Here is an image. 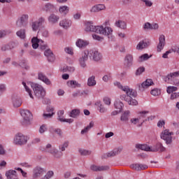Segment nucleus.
Returning <instances> with one entry per match:
<instances>
[{
    "mask_svg": "<svg viewBox=\"0 0 179 179\" xmlns=\"http://www.w3.org/2000/svg\"><path fill=\"white\" fill-rule=\"evenodd\" d=\"M114 85L120 89V90H122V92H126L127 95L122 94L120 96L121 100H124L129 106L138 105V101L133 99V97H136L137 96L136 91L129 88L128 86H123L120 82H115Z\"/></svg>",
    "mask_w": 179,
    "mask_h": 179,
    "instance_id": "f257e3e1",
    "label": "nucleus"
},
{
    "mask_svg": "<svg viewBox=\"0 0 179 179\" xmlns=\"http://www.w3.org/2000/svg\"><path fill=\"white\" fill-rule=\"evenodd\" d=\"M22 85L31 99H34V97L33 96V92L30 90V87L33 89L34 95L38 99H43V97L45 96V90H44L43 86L38 84H30L29 83H26L25 82H22Z\"/></svg>",
    "mask_w": 179,
    "mask_h": 179,
    "instance_id": "f03ea898",
    "label": "nucleus"
},
{
    "mask_svg": "<svg viewBox=\"0 0 179 179\" xmlns=\"http://www.w3.org/2000/svg\"><path fill=\"white\" fill-rule=\"evenodd\" d=\"M41 150L43 152H46L47 153H50L52 156H53L54 159H58L62 157L64 153L62 151L58 150V149L55 148H52L51 144H48L45 147L41 148Z\"/></svg>",
    "mask_w": 179,
    "mask_h": 179,
    "instance_id": "7ed1b4c3",
    "label": "nucleus"
},
{
    "mask_svg": "<svg viewBox=\"0 0 179 179\" xmlns=\"http://www.w3.org/2000/svg\"><path fill=\"white\" fill-rule=\"evenodd\" d=\"M20 113V115L23 118L22 124L24 125V127H29V125H31V120H33V115L31 114V112L27 109H21Z\"/></svg>",
    "mask_w": 179,
    "mask_h": 179,
    "instance_id": "20e7f679",
    "label": "nucleus"
},
{
    "mask_svg": "<svg viewBox=\"0 0 179 179\" xmlns=\"http://www.w3.org/2000/svg\"><path fill=\"white\" fill-rule=\"evenodd\" d=\"M29 141V137L22 133H17L15 135L13 141L14 145H17L18 146H23L27 143Z\"/></svg>",
    "mask_w": 179,
    "mask_h": 179,
    "instance_id": "39448f33",
    "label": "nucleus"
},
{
    "mask_svg": "<svg viewBox=\"0 0 179 179\" xmlns=\"http://www.w3.org/2000/svg\"><path fill=\"white\" fill-rule=\"evenodd\" d=\"M174 133L169 129H164L160 134L161 139L165 141L166 145H171Z\"/></svg>",
    "mask_w": 179,
    "mask_h": 179,
    "instance_id": "423d86ee",
    "label": "nucleus"
},
{
    "mask_svg": "<svg viewBox=\"0 0 179 179\" xmlns=\"http://www.w3.org/2000/svg\"><path fill=\"white\" fill-rule=\"evenodd\" d=\"M29 24V15L23 14L17 21V27H26Z\"/></svg>",
    "mask_w": 179,
    "mask_h": 179,
    "instance_id": "0eeeda50",
    "label": "nucleus"
},
{
    "mask_svg": "<svg viewBox=\"0 0 179 179\" xmlns=\"http://www.w3.org/2000/svg\"><path fill=\"white\" fill-rule=\"evenodd\" d=\"M87 55L88 57H90V58L92 59L93 61H100V59H101V54H100V52H99V51L96 50H87Z\"/></svg>",
    "mask_w": 179,
    "mask_h": 179,
    "instance_id": "6e6552de",
    "label": "nucleus"
},
{
    "mask_svg": "<svg viewBox=\"0 0 179 179\" xmlns=\"http://www.w3.org/2000/svg\"><path fill=\"white\" fill-rule=\"evenodd\" d=\"M178 76L179 71L168 74L167 76L164 77V80L166 83H170L171 85V83L174 82L176 78H178Z\"/></svg>",
    "mask_w": 179,
    "mask_h": 179,
    "instance_id": "1a4fd4ad",
    "label": "nucleus"
},
{
    "mask_svg": "<svg viewBox=\"0 0 179 179\" xmlns=\"http://www.w3.org/2000/svg\"><path fill=\"white\" fill-rule=\"evenodd\" d=\"M98 34H103V36H110L113 34V29L111 27H106L104 28L103 26L97 27Z\"/></svg>",
    "mask_w": 179,
    "mask_h": 179,
    "instance_id": "9d476101",
    "label": "nucleus"
},
{
    "mask_svg": "<svg viewBox=\"0 0 179 179\" xmlns=\"http://www.w3.org/2000/svg\"><path fill=\"white\" fill-rule=\"evenodd\" d=\"M97 27H100V26H94L92 22H87L85 23V31H93L99 34V29H97Z\"/></svg>",
    "mask_w": 179,
    "mask_h": 179,
    "instance_id": "9b49d317",
    "label": "nucleus"
},
{
    "mask_svg": "<svg viewBox=\"0 0 179 179\" xmlns=\"http://www.w3.org/2000/svg\"><path fill=\"white\" fill-rule=\"evenodd\" d=\"M164 45H166V36H164V35H161L159 37V43L157 46V52H161L162 50L164 48Z\"/></svg>",
    "mask_w": 179,
    "mask_h": 179,
    "instance_id": "f8f14e48",
    "label": "nucleus"
},
{
    "mask_svg": "<svg viewBox=\"0 0 179 179\" xmlns=\"http://www.w3.org/2000/svg\"><path fill=\"white\" fill-rule=\"evenodd\" d=\"M87 54H89L87 50H85L83 56L78 60L80 66H81V68L86 67V61H87L88 57H89V55Z\"/></svg>",
    "mask_w": 179,
    "mask_h": 179,
    "instance_id": "ddd939ff",
    "label": "nucleus"
},
{
    "mask_svg": "<svg viewBox=\"0 0 179 179\" xmlns=\"http://www.w3.org/2000/svg\"><path fill=\"white\" fill-rule=\"evenodd\" d=\"M101 10H106V5L96 4L90 9L91 13H97L98 12H101Z\"/></svg>",
    "mask_w": 179,
    "mask_h": 179,
    "instance_id": "4468645a",
    "label": "nucleus"
},
{
    "mask_svg": "<svg viewBox=\"0 0 179 179\" xmlns=\"http://www.w3.org/2000/svg\"><path fill=\"white\" fill-rule=\"evenodd\" d=\"M45 173L43 169L36 166L34 169L33 178H38Z\"/></svg>",
    "mask_w": 179,
    "mask_h": 179,
    "instance_id": "2eb2a0df",
    "label": "nucleus"
},
{
    "mask_svg": "<svg viewBox=\"0 0 179 179\" xmlns=\"http://www.w3.org/2000/svg\"><path fill=\"white\" fill-rule=\"evenodd\" d=\"M59 26L66 30L72 26V21L69 19H63L59 22Z\"/></svg>",
    "mask_w": 179,
    "mask_h": 179,
    "instance_id": "dca6fc26",
    "label": "nucleus"
},
{
    "mask_svg": "<svg viewBox=\"0 0 179 179\" xmlns=\"http://www.w3.org/2000/svg\"><path fill=\"white\" fill-rule=\"evenodd\" d=\"M134 64V55L131 54H127L124 57V65L129 68L132 66Z\"/></svg>",
    "mask_w": 179,
    "mask_h": 179,
    "instance_id": "f3484780",
    "label": "nucleus"
},
{
    "mask_svg": "<svg viewBox=\"0 0 179 179\" xmlns=\"http://www.w3.org/2000/svg\"><path fill=\"white\" fill-rule=\"evenodd\" d=\"M149 45H150V42H149V41L148 40H143V41H141L138 43L136 48L139 51V50H144V48H148Z\"/></svg>",
    "mask_w": 179,
    "mask_h": 179,
    "instance_id": "a211bd4d",
    "label": "nucleus"
},
{
    "mask_svg": "<svg viewBox=\"0 0 179 179\" xmlns=\"http://www.w3.org/2000/svg\"><path fill=\"white\" fill-rule=\"evenodd\" d=\"M64 110H59L57 113L59 121H61V122H68L69 124H72V122H73V119H65L64 117Z\"/></svg>",
    "mask_w": 179,
    "mask_h": 179,
    "instance_id": "6ab92c4d",
    "label": "nucleus"
},
{
    "mask_svg": "<svg viewBox=\"0 0 179 179\" xmlns=\"http://www.w3.org/2000/svg\"><path fill=\"white\" fill-rule=\"evenodd\" d=\"M44 55L47 57L48 61H49V62H54V61H55V56L54 55V53H52V51H51V50H46L44 52Z\"/></svg>",
    "mask_w": 179,
    "mask_h": 179,
    "instance_id": "aec40b11",
    "label": "nucleus"
},
{
    "mask_svg": "<svg viewBox=\"0 0 179 179\" xmlns=\"http://www.w3.org/2000/svg\"><path fill=\"white\" fill-rule=\"evenodd\" d=\"M31 43H32V48L34 50H36V48H38L40 44H43L44 41L41 39H38L37 37H34L31 39Z\"/></svg>",
    "mask_w": 179,
    "mask_h": 179,
    "instance_id": "412c9836",
    "label": "nucleus"
},
{
    "mask_svg": "<svg viewBox=\"0 0 179 179\" xmlns=\"http://www.w3.org/2000/svg\"><path fill=\"white\" fill-rule=\"evenodd\" d=\"M17 47V43L15 42H10L7 45H4L1 47L2 51H8V50H13V48H16Z\"/></svg>",
    "mask_w": 179,
    "mask_h": 179,
    "instance_id": "4be33fe9",
    "label": "nucleus"
},
{
    "mask_svg": "<svg viewBox=\"0 0 179 179\" xmlns=\"http://www.w3.org/2000/svg\"><path fill=\"white\" fill-rule=\"evenodd\" d=\"M38 78L39 80H41L43 82V83H45V85H48V86L51 85V80H50V79H48V78H47V76H45V75H44L43 73H38Z\"/></svg>",
    "mask_w": 179,
    "mask_h": 179,
    "instance_id": "5701e85b",
    "label": "nucleus"
},
{
    "mask_svg": "<svg viewBox=\"0 0 179 179\" xmlns=\"http://www.w3.org/2000/svg\"><path fill=\"white\" fill-rule=\"evenodd\" d=\"M152 85H153V80H152V79H147L141 85H139V89L140 90H143L144 89H148V87H149V86H152Z\"/></svg>",
    "mask_w": 179,
    "mask_h": 179,
    "instance_id": "b1692460",
    "label": "nucleus"
},
{
    "mask_svg": "<svg viewBox=\"0 0 179 179\" xmlns=\"http://www.w3.org/2000/svg\"><path fill=\"white\" fill-rule=\"evenodd\" d=\"M136 149H140L141 150H145V152H152L155 150L146 144H136Z\"/></svg>",
    "mask_w": 179,
    "mask_h": 179,
    "instance_id": "393cba45",
    "label": "nucleus"
},
{
    "mask_svg": "<svg viewBox=\"0 0 179 179\" xmlns=\"http://www.w3.org/2000/svg\"><path fill=\"white\" fill-rule=\"evenodd\" d=\"M76 45H77L78 48H85V47L89 45V42L83 39H78L76 42Z\"/></svg>",
    "mask_w": 179,
    "mask_h": 179,
    "instance_id": "a878e982",
    "label": "nucleus"
},
{
    "mask_svg": "<svg viewBox=\"0 0 179 179\" xmlns=\"http://www.w3.org/2000/svg\"><path fill=\"white\" fill-rule=\"evenodd\" d=\"M48 20L49 23H52V24H55V23H58L59 20V16L52 13L50 14V16L48 17Z\"/></svg>",
    "mask_w": 179,
    "mask_h": 179,
    "instance_id": "bb28decb",
    "label": "nucleus"
},
{
    "mask_svg": "<svg viewBox=\"0 0 179 179\" xmlns=\"http://www.w3.org/2000/svg\"><path fill=\"white\" fill-rule=\"evenodd\" d=\"M109 167L108 166H99L96 165H92L91 166V170H93V171H106V170H108Z\"/></svg>",
    "mask_w": 179,
    "mask_h": 179,
    "instance_id": "cd10ccee",
    "label": "nucleus"
},
{
    "mask_svg": "<svg viewBox=\"0 0 179 179\" xmlns=\"http://www.w3.org/2000/svg\"><path fill=\"white\" fill-rule=\"evenodd\" d=\"M69 7L68 6H61L59 8V12L61 13V15H63L64 16H66L68 13H69Z\"/></svg>",
    "mask_w": 179,
    "mask_h": 179,
    "instance_id": "c85d7f7f",
    "label": "nucleus"
},
{
    "mask_svg": "<svg viewBox=\"0 0 179 179\" xmlns=\"http://www.w3.org/2000/svg\"><path fill=\"white\" fill-rule=\"evenodd\" d=\"M55 9V6H54L52 3H48L43 8L42 10L45 12H52Z\"/></svg>",
    "mask_w": 179,
    "mask_h": 179,
    "instance_id": "c756f323",
    "label": "nucleus"
},
{
    "mask_svg": "<svg viewBox=\"0 0 179 179\" xmlns=\"http://www.w3.org/2000/svg\"><path fill=\"white\" fill-rule=\"evenodd\" d=\"M119 153H121V149L120 148H115L113 151H110L108 152L106 155L107 157H114V156H117V155H119Z\"/></svg>",
    "mask_w": 179,
    "mask_h": 179,
    "instance_id": "7c9ffc66",
    "label": "nucleus"
},
{
    "mask_svg": "<svg viewBox=\"0 0 179 179\" xmlns=\"http://www.w3.org/2000/svg\"><path fill=\"white\" fill-rule=\"evenodd\" d=\"M129 120V110L124 111L121 117H120V121L122 122H127Z\"/></svg>",
    "mask_w": 179,
    "mask_h": 179,
    "instance_id": "2f4dec72",
    "label": "nucleus"
},
{
    "mask_svg": "<svg viewBox=\"0 0 179 179\" xmlns=\"http://www.w3.org/2000/svg\"><path fill=\"white\" fill-rule=\"evenodd\" d=\"M47 111L49 113H44L43 117L44 118H51L55 113H54V108L52 107H48L47 108Z\"/></svg>",
    "mask_w": 179,
    "mask_h": 179,
    "instance_id": "473e14b6",
    "label": "nucleus"
},
{
    "mask_svg": "<svg viewBox=\"0 0 179 179\" xmlns=\"http://www.w3.org/2000/svg\"><path fill=\"white\" fill-rule=\"evenodd\" d=\"M13 65H14V66H20L22 68H24V69H29V66H27L26 59H22L20 64H17L16 62H13Z\"/></svg>",
    "mask_w": 179,
    "mask_h": 179,
    "instance_id": "72a5a7b5",
    "label": "nucleus"
},
{
    "mask_svg": "<svg viewBox=\"0 0 179 179\" xmlns=\"http://www.w3.org/2000/svg\"><path fill=\"white\" fill-rule=\"evenodd\" d=\"M148 114H149V111H142L139 113L138 119L140 121L141 120L142 122H145V121H148L146 117H148Z\"/></svg>",
    "mask_w": 179,
    "mask_h": 179,
    "instance_id": "f704fd0d",
    "label": "nucleus"
},
{
    "mask_svg": "<svg viewBox=\"0 0 179 179\" xmlns=\"http://www.w3.org/2000/svg\"><path fill=\"white\" fill-rule=\"evenodd\" d=\"M13 107H15V108H17L19 107H20V106H22V99L20 98H13Z\"/></svg>",
    "mask_w": 179,
    "mask_h": 179,
    "instance_id": "c9c22d12",
    "label": "nucleus"
},
{
    "mask_svg": "<svg viewBox=\"0 0 179 179\" xmlns=\"http://www.w3.org/2000/svg\"><path fill=\"white\" fill-rule=\"evenodd\" d=\"M67 86H69V87L75 89V87H80V84L76 82V80H69L67 82Z\"/></svg>",
    "mask_w": 179,
    "mask_h": 179,
    "instance_id": "e433bc0d",
    "label": "nucleus"
},
{
    "mask_svg": "<svg viewBox=\"0 0 179 179\" xmlns=\"http://www.w3.org/2000/svg\"><path fill=\"white\" fill-rule=\"evenodd\" d=\"M49 131L51 134H57L59 136H62V130L61 129H55L54 127H50Z\"/></svg>",
    "mask_w": 179,
    "mask_h": 179,
    "instance_id": "4c0bfd02",
    "label": "nucleus"
},
{
    "mask_svg": "<svg viewBox=\"0 0 179 179\" xmlns=\"http://www.w3.org/2000/svg\"><path fill=\"white\" fill-rule=\"evenodd\" d=\"M96 77L94 76L90 77L87 80V86L93 87V86H96Z\"/></svg>",
    "mask_w": 179,
    "mask_h": 179,
    "instance_id": "58836bf2",
    "label": "nucleus"
},
{
    "mask_svg": "<svg viewBox=\"0 0 179 179\" xmlns=\"http://www.w3.org/2000/svg\"><path fill=\"white\" fill-rule=\"evenodd\" d=\"M80 114V110L79 109H73L69 114V116L71 118H78V115Z\"/></svg>",
    "mask_w": 179,
    "mask_h": 179,
    "instance_id": "ea45409f",
    "label": "nucleus"
},
{
    "mask_svg": "<svg viewBox=\"0 0 179 179\" xmlns=\"http://www.w3.org/2000/svg\"><path fill=\"white\" fill-rule=\"evenodd\" d=\"M116 27H119L120 29H127V22L122 20H118L115 22Z\"/></svg>",
    "mask_w": 179,
    "mask_h": 179,
    "instance_id": "a19ab883",
    "label": "nucleus"
},
{
    "mask_svg": "<svg viewBox=\"0 0 179 179\" xmlns=\"http://www.w3.org/2000/svg\"><path fill=\"white\" fill-rule=\"evenodd\" d=\"M152 152H164L166 150V148L163 147V144L159 143L156 145V148H152Z\"/></svg>",
    "mask_w": 179,
    "mask_h": 179,
    "instance_id": "79ce46f5",
    "label": "nucleus"
},
{
    "mask_svg": "<svg viewBox=\"0 0 179 179\" xmlns=\"http://www.w3.org/2000/svg\"><path fill=\"white\" fill-rule=\"evenodd\" d=\"M93 127H94V123L91 122L88 126L81 131V134L84 135V134H87V132H89L91 128H93Z\"/></svg>",
    "mask_w": 179,
    "mask_h": 179,
    "instance_id": "37998d69",
    "label": "nucleus"
},
{
    "mask_svg": "<svg viewBox=\"0 0 179 179\" xmlns=\"http://www.w3.org/2000/svg\"><path fill=\"white\" fill-rule=\"evenodd\" d=\"M69 146V141H64V143L59 145V149L62 152H65V150Z\"/></svg>",
    "mask_w": 179,
    "mask_h": 179,
    "instance_id": "c03bdc74",
    "label": "nucleus"
},
{
    "mask_svg": "<svg viewBox=\"0 0 179 179\" xmlns=\"http://www.w3.org/2000/svg\"><path fill=\"white\" fill-rule=\"evenodd\" d=\"M16 34L18 37H20V38H22V39L26 38V30L25 29H20V31H17Z\"/></svg>",
    "mask_w": 179,
    "mask_h": 179,
    "instance_id": "a18cd8bd",
    "label": "nucleus"
},
{
    "mask_svg": "<svg viewBox=\"0 0 179 179\" xmlns=\"http://www.w3.org/2000/svg\"><path fill=\"white\" fill-rule=\"evenodd\" d=\"M40 24H38V22L37 21H34L32 22L31 23V27L33 30V31H37V30H38V29H40Z\"/></svg>",
    "mask_w": 179,
    "mask_h": 179,
    "instance_id": "49530a36",
    "label": "nucleus"
},
{
    "mask_svg": "<svg viewBox=\"0 0 179 179\" xmlns=\"http://www.w3.org/2000/svg\"><path fill=\"white\" fill-rule=\"evenodd\" d=\"M122 107H124V103L121 102L120 101H116L115 102V108L118 111L121 112V110H122Z\"/></svg>",
    "mask_w": 179,
    "mask_h": 179,
    "instance_id": "de8ad7c7",
    "label": "nucleus"
},
{
    "mask_svg": "<svg viewBox=\"0 0 179 179\" xmlns=\"http://www.w3.org/2000/svg\"><path fill=\"white\" fill-rule=\"evenodd\" d=\"M178 90V88L175 86H169L166 88V92L168 94H172V93H174L173 92H177Z\"/></svg>",
    "mask_w": 179,
    "mask_h": 179,
    "instance_id": "09e8293b",
    "label": "nucleus"
},
{
    "mask_svg": "<svg viewBox=\"0 0 179 179\" xmlns=\"http://www.w3.org/2000/svg\"><path fill=\"white\" fill-rule=\"evenodd\" d=\"M150 57H152V56H149V55L148 53H145L139 57L138 62H143V61H148V59H149V58H150Z\"/></svg>",
    "mask_w": 179,
    "mask_h": 179,
    "instance_id": "8fccbe9b",
    "label": "nucleus"
},
{
    "mask_svg": "<svg viewBox=\"0 0 179 179\" xmlns=\"http://www.w3.org/2000/svg\"><path fill=\"white\" fill-rule=\"evenodd\" d=\"M96 106H98V108L99 110V113H107V108L104 106V105L97 102Z\"/></svg>",
    "mask_w": 179,
    "mask_h": 179,
    "instance_id": "3c124183",
    "label": "nucleus"
},
{
    "mask_svg": "<svg viewBox=\"0 0 179 179\" xmlns=\"http://www.w3.org/2000/svg\"><path fill=\"white\" fill-rule=\"evenodd\" d=\"M79 153L80 155H81V156H89V155H91L92 152H90V150H85V149H79Z\"/></svg>",
    "mask_w": 179,
    "mask_h": 179,
    "instance_id": "603ef678",
    "label": "nucleus"
},
{
    "mask_svg": "<svg viewBox=\"0 0 179 179\" xmlns=\"http://www.w3.org/2000/svg\"><path fill=\"white\" fill-rule=\"evenodd\" d=\"M62 72H75V67L64 66L62 69Z\"/></svg>",
    "mask_w": 179,
    "mask_h": 179,
    "instance_id": "864d4df0",
    "label": "nucleus"
},
{
    "mask_svg": "<svg viewBox=\"0 0 179 179\" xmlns=\"http://www.w3.org/2000/svg\"><path fill=\"white\" fill-rule=\"evenodd\" d=\"M48 129L47 127V124H42L39 128V132L41 134H44V132H46V131Z\"/></svg>",
    "mask_w": 179,
    "mask_h": 179,
    "instance_id": "5fc2aeb1",
    "label": "nucleus"
},
{
    "mask_svg": "<svg viewBox=\"0 0 179 179\" xmlns=\"http://www.w3.org/2000/svg\"><path fill=\"white\" fill-rule=\"evenodd\" d=\"M160 93H161L160 90L157 88L151 90V94L152 96H159Z\"/></svg>",
    "mask_w": 179,
    "mask_h": 179,
    "instance_id": "6e6d98bb",
    "label": "nucleus"
},
{
    "mask_svg": "<svg viewBox=\"0 0 179 179\" xmlns=\"http://www.w3.org/2000/svg\"><path fill=\"white\" fill-rule=\"evenodd\" d=\"M145 72V67H140L136 71V76H139V75Z\"/></svg>",
    "mask_w": 179,
    "mask_h": 179,
    "instance_id": "4d7b16f0",
    "label": "nucleus"
},
{
    "mask_svg": "<svg viewBox=\"0 0 179 179\" xmlns=\"http://www.w3.org/2000/svg\"><path fill=\"white\" fill-rule=\"evenodd\" d=\"M9 33H10L9 31L1 30L0 31V38L5 37V36H6L7 34H9Z\"/></svg>",
    "mask_w": 179,
    "mask_h": 179,
    "instance_id": "13d9d810",
    "label": "nucleus"
},
{
    "mask_svg": "<svg viewBox=\"0 0 179 179\" xmlns=\"http://www.w3.org/2000/svg\"><path fill=\"white\" fill-rule=\"evenodd\" d=\"M103 103L104 104H106V106H110V104H111V99L108 96H105L103 98Z\"/></svg>",
    "mask_w": 179,
    "mask_h": 179,
    "instance_id": "bf43d9fd",
    "label": "nucleus"
},
{
    "mask_svg": "<svg viewBox=\"0 0 179 179\" xmlns=\"http://www.w3.org/2000/svg\"><path fill=\"white\" fill-rule=\"evenodd\" d=\"M65 52H66L67 54H69L70 55H73V49H72V48H65L64 49Z\"/></svg>",
    "mask_w": 179,
    "mask_h": 179,
    "instance_id": "052dcab7",
    "label": "nucleus"
},
{
    "mask_svg": "<svg viewBox=\"0 0 179 179\" xmlns=\"http://www.w3.org/2000/svg\"><path fill=\"white\" fill-rule=\"evenodd\" d=\"M179 97V92H173L171 94V100H176V99H178Z\"/></svg>",
    "mask_w": 179,
    "mask_h": 179,
    "instance_id": "680f3d73",
    "label": "nucleus"
},
{
    "mask_svg": "<svg viewBox=\"0 0 179 179\" xmlns=\"http://www.w3.org/2000/svg\"><path fill=\"white\" fill-rule=\"evenodd\" d=\"M102 79L103 82H108V80L111 79V73H107L106 75L103 76Z\"/></svg>",
    "mask_w": 179,
    "mask_h": 179,
    "instance_id": "e2e57ef3",
    "label": "nucleus"
},
{
    "mask_svg": "<svg viewBox=\"0 0 179 179\" xmlns=\"http://www.w3.org/2000/svg\"><path fill=\"white\" fill-rule=\"evenodd\" d=\"M139 164H133L130 166V168L132 169V170H136V171H139Z\"/></svg>",
    "mask_w": 179,
    "mask_h": 179,
    "instance_id": "0e129e2a",
    "label": "nucleus"
},
{
    "mask_svg": "<svg viewBox=\"0 0 179 179\" xmlns=\"http://www.w3.org/2000/svg\"><path fill=\"white\" fill-rule=\"evenodd\" d=\"M52 176H54V172L52 171H50L45 176V178L50 179V178H51V177H52Z\"/></svg>",
    "mask_w": 179,
    "mask_h": 179,
    "instance_id": "69168bd1",
    "label": "nucleus"
},
{
    "mask_svg": "<svg viewBox=\"0 0 179 179\" xmlns=\"http://www.w3.org/2000/svg\"><path fill=\"white\" fill-rule=\"evenodd\" d=\"M159 29V24L157 23L150 24V30H157Z\"/></svg>",
    "mask_w": 179,
    "mask_h": 179,
    "instance_id": "338daca9",
    "label": "nucleus"
},
{
    "mask_svg": "<svg viewBox=\"0 0 179 179\" xmlns=\"http://www.w3.org/2000/svg\"><path fill=\"white\" fill-rule=\"evenodd\" d=\"M41 26L45 22V18L43 17H40L36 21Z\"/></svg>",
    "mask_w": 179,
    "mask_h": 179,
    "instance_id": "774afa93",
    "label": "nucleus"
}]
</instances>
